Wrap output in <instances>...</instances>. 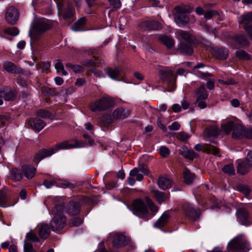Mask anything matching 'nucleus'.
Masks as SVG:
<instances>
[{"label": "nucleus", "instance_id": "obj_1", "mask_svg": "<svg viewBox=\"0 0 252 252\" xmlns=\"http://www.w3.org/2000/svg\"><path fill=\"white\" fill-rule=\"evenodd\" d=\"M79 142L77 140H71L65 141L56 144L49 149H43L35 156L34 161L38 163L42 159L51 156L60 150L69 149L80 147Z\"/></svg>", "mask_w": 252, "mask_h": 252}, {"label": "nucleus", "instance_id": "obj_2", "mask_svg": "<svg viewBox=\"0 0 252 252\" xmlns=\"http://www.w3.org/2000/svg\"><path fill=\"white\" fill-rule=\"evenodd\" d=\"M64 205H57L53 210L54 217L50 222V226L53 231L59 232L66 224V218L63 215Z\"/></svg>", "mask_w": 252, "mask_h": 252}, {"label": "nucleus", "instance_id": "obj_3", "mask_svg": "<svg viewBox=\"0 0 252 252\" xmlns=\"http://www.w3.org/2000/svg\"><path fill=\"white\" fill-rule=\"evenodd\" d=\"M250 244L243 234H240L234 237L228 244V252H247L250 250Z\"/></svg>", "mask_w": 252, "mask_h": 252}, {"label": "nucleus", "instance_id": "obj_4", "mask_svg": "<svg viewBox=\"0 0 252 252\" xmlns=\"http://www.w3.org/2000/svg\"><path fill=\"white\" fill-rule=\"evenodd\" d=\"M158 76L160 79L168 85L169 88V91L175 90L176 77L171 69L169 68L161 69L158 72Z\"/></svg>", "mask_w": 252, "mask_h": 252}, {"label": "nucleus", "instance_id": "obj_5", "mask_svg": "<svg viewBox=\"0 0 252 252\" xmlns=\"http://www.w3.org/2000/svg\"><path fill=\"white\" fill-rule=\"evenodd\" d=\"M132 206L136 215L139 218L143 219L145 221L152 218L146 204L142 199H138L134 200L132 203Z\"/></svg>", "mask_w": 252, "mask_h": 252}, {"label": "nucleus", "instance_id": "obj_6", "mask_svg": "<svg viewBox=\"0 0 252 252\" xmlns=\"http://www.w3.org/2000/svg\"><path fill=\"white\" fill-rule=\"evenodd\" d=\"M114 104L113 100L110 97H102L90 104L92 111L103 110L111 107Z\"/></svg>", "mask_w": 252, "mask_h": 252}, {"label": "nucleus", "instance_id": "obj_7", "mask_svg": "<svg viewBox=\"0 0 252 252\" xmlns=\"http://www.w3.org/2000/svg\"><path fill=\"white\" fill-rule=\"evenodd\" d=\"M237 170L238 173L245 175L250 171L252 167V151H249L246 159L244 161L240 159L237 160Z\"/></svg>", "mask_w": 252, "mask_h": 252}, {"label": "nucleus", "instance_id": "obj_8", "mask_svg": "<svg viewBox=\"0 0 252 252\" xmlns=\"http://www.w3.org/2000/svg\"><path fill=\"white\" fill-rule=\"evenodd\" d=\"M196 96V102L198 103V107L200 109H204L207 107L206 100L208 98L209 94L204 85H201L195 91Z\"/></svg>", "mask_w": 252, "mask_h": 252}, {"label": "nucleus", "instance_id": "obj_9", "mask_svg": "<svg viewBox=\"0 0 252 252\" xmlns=\"http://www.w3.org/2000/svg\"><path fill=\"white\" fill-rule=\"evenodd\" d=\"M19 13L16 8L13 6L8 7L5 12V18L10 24L14 25L18 20Z\"/></svg>", "mask_w": 252, "mask_h": 252}, {"label": "nucleus", "instance_id": "obj_10", "mask_svg": "<svg viewBox=\"0 0 252 252\" xmlns=\"http://www.w3.org/2000/svg\"><path fill=\"white\" fill-rule=\"evenodd\" d=\"M52 26L47 20H41L34 24L32 30L34 33L40 34L50 29Z\"/></svg>", "mask_w": 252, "mask_h": 252}, {"label": "nucleus", "instance_id": "obj_11", "mask_svg": "<svg viewBox=\"0 0 252 252\" xmlns=\"http://www.w3.org/2000/svg\"><path fill=\"white\" fill-rule=\"evenodd\" d=\"M176 37L189 44L195 43V38L188 32L179 30L176 32Z\"/></svg>", "mask_w": 252, "mask_h": 252}, {"label": "nucleus", "instance_id": "obj_12", "mask_svg": "<svg viewBox=\"0 0 252 252\" xmlns=\"http://www.w3.org/2000/svg\"><path fill=\"white\" fill-rule=\"evenodd\" d=\"M194 148L197 151L200 152L203 150L205 153L207 154H212L214 155H217L219 153L218 148L215 146L210 145H201L197 144L195 145Z\"/></svg>", "mask_w": 252, "mask_h": 252}, {"label": "nucleus", "instance_id": "obj_13", "mask_svg": "<svg viewBox=\"0 0 252 252\" xmlns=\"http://www.w3.org/2000/svg\"><path fill=\"white\" fill-rule=\"evenodd\" d=\"M183 209L186 215L193 220L197 219L199 215V210H195L189 203H186L183 206Z\"/></svg>", "mask_w": 252, "mask_h": 252}, {"label": "nucleus", "instance_id": "obj_14", "mask_svg": "<svg viewBox=\"0 0 252 252\" xmlns=\"http://www.w3.org/2000/svg\"><path fill=\"white\" fill-rule=\"evenodd\" d=\"M80 206L78 202H69L65 207V211L69 216H75L79 214Z\"/></svg>", "mask_w": 252, "mask_h": 252}, {"label": "nucleus", "instance_id": "obj_15", "mask_svg": "<svg viewBox=\"0 0 252 252\" xmlns=\"http://www.w3.org/2000/svg\"><path fill=\"white\" fill-rule=\"evenodd\" d=\"M142 28L150 30H158L161 29V24L157 21H145L140 24Z\"/></svg>", "mask_w": 252, "mask_h": 252}, {"label": "nucleus", "instance_id": "obj_16", "mask_svg": "<svg viewBox=\"0 0 252 252\" xmlns=\"http://www.w3.org/2000/svg\"><path fill=\"white\" fill-rule=\"evenodd\" d=\"M4 69L9 73H15V74H21L23 73V70L15 65L13 63L11 62H6L3 63Z\"/></svg>", "mask_w": 252, "mask_h": 252}, {"label": "nucleus", "instance_id": "obj_17", "mask_svg": "<svg viewBox=\"0 0 252 252\" xmlns=\"http://www.w3.org/2000/svg\"><path fill=\"white\" fill-rule=\"evenodd\" d=\"M212 54L219 59L225 60L228 56V50L223 47H216L213 49Z\"/></svg>", "mask_w": 252, "mask_h": 252}, {"label": "nucleus", "instance_id": "obj_18", "mask_svg": "<svg viewBox=\"0 0 252 252\" xmlns=\"http://www.w3.org/2000/svg\"><path fill=\"white\" fill-rule=\"evenodd\" d=\"M29 125L35 130L39 131L45 126V123L39 119H32L29 121Z\"/></svg>", "mask_w": 252, "mask_h": 252}, {"label": "nucleus", "instance_id": "obj_19", "mask_svg": "<svg viewBox=\"0 0 252 252\" xmlns=\"http://www.w3.org/2000/svg\"><path fill=\"white\" fill-rule=\"evenodd\" d=\"M237 220L242 224H246L247 221L249 213L244 208H240L237 211Z\"/></svg>", "mask_w": 252, "mask_h": 252}, {"label": "nucleus", "instance_id": "obj_20", "mask_svg": "<svg viewBox=\"0 0 252 252\" xmlns=\"http://www.w3.org/2000/svg\"><path fill=\"white\" fill-rule=\"evenodd\" d=\"M130 114V111L123 107L119 108L115 110L113 112V117L114 119H124Z\"/></svg>", "mask_w": 252, "mask_h": 252}, {"label": "nucleus", "instance_id": "obj_21", "mask_svg": "<svg viewBox=\"0 0 252 252\" xmlns=\"http://www.w3.org/2000/svg\"><path fill=\"white\" fill-rule=\"evenodd\" d=\"M113 243L116 247H124L127 244V239L123 235L116 234L114 236Z\"/></svg>", "mask_w": 252, "mask_h": 252}, {"label": "nucleus", "instance_id": "obj_22", "mask_svg": "<svg viewBox=\"0 0 252 252\" xmlns=\"http://www.w3.org/2000/svg\"><path fill=\"white\" fill-rule=\"evenodd\" d=\"M172 181L167 176H162L159 178L158 185L160 189L165 190L171 187Z\"/></svg>", "mask_w": 252, "mask_h": 252}, {"label": "nucleus", "instance_id": "obj_23", "mask_svg": "<svg viewBox=\"0 0 252 252\" xmlns=\"http://www.w3.org/2000/svg\"><path fill=\"white\" fill-rule=\"evenodd\" d=\"M22 169L25 176L27 178L32 179L34 176L36 169L33 166L30 165H24L22 166Z\"/></svg>", "mask_w": 252, "mask_h": 252}, {"label": "nucleus", "instance_id": "obj_24", "mask_svg": "<svg viewBox=\"0 0 252 252\" xmlns=\"http://www.w3.org/2000/svg\"><path fill=\"white\" fill-rule=\"evenodd\" d=\"M245 129L244 127L239 124H235L233 129L232 136L234 138H240L244 136Z\"/></svg>", "mask_w": 252, "mask_h": 252}, {"label": "nucleus", "instance_id": "obj_25", "mask_svg": "<svg viewBox=\"0 0 252 252\" xmlns=\"http://www.w3.org/2000/svg\"><path fill=\"white\" fill-rule=\"evenodd\" d=\"M179 154L190 160H193L197 156V154L192 150H189L186 147H183L182 149L179 151Z\"/></svg>", "mask_w": 252, "mask_h": 252}, {"label": "nucleus", "instance_id": "obj_26", "mask_svg": "<svg viewBox=\"0 0 252 252\" xmlns=\"http://www.w3.org/2000/svg\"><path fill=\"white\" fill-rule=\"evenodd\" d=\"M170 218V214L168 212H164L158 220L155 223V226L157 227H161L164 226Z\"/></svg>", "mask_w": 252, "mask_h": 252}, {"label": "nucleus", "instance_id": "obj_27", "mask_svg": "<svg viewBox=\"0 0 252 252\" xmlns=\"http://www.w3.org/2000/svg\"><path fill=\"white\" fill-rule=\"evenodd\" d=\"M189 21L188 16L184 13H180L175 16V21L179 26L186 25Z\"/></svg>", "mask_w": 252, "mask_h": 252}, {"label": "nucleus", "instance_id": "obj_28", "mask_svg": "<svg viewBox=\"0 0 252 252\" xmlns=\"http://www.w3.org/2000/svg\"><path fill=\"white\" fill-rule=\"evenodd\" d=\"M192 45V44L181 42L179 47V51L183 54L190 55L193 53Z\"/></svg>", "mask_w": 252, "mask_h": 252}, {"label": "nucleus", "instance_id": "obj_29", "mask_svg": "<svg viewBox=\"0 0 252 252\" xmlns=\"http://www.w3.org/2000/svg\"><path fill=\"white\" fill-rule=\"evenodd\" d=\"M160 41L168 48H171L174 45V41L171 37L166 35H162L160 37Z\"/></svg>", "mask_w": 252, "mask_h": 252}, {"label": "nucleus", "instance_id": "obj_30", "mask_svg": "<svg viewBox=\"0 0 252 252\" xmlns=\"http://www.w3.org/2000/svg\"><path fill=\"white\" fill-rule=\"evenodd\" d=\"M23 174L21 171L17 168H13L10 171V178L14 181H19L21 180Z\"/></svg>", "mask_w": 252, "mask_h": 252}, {"label": "nucleus", "instance_id": "obj_31", "mask_svg": "<svg viewBox=\"0 0 252 252\" xmlns=\"http://www.w3.org/2000/svg\"><path fill=\"white\" fill-rule=\"evenodd\" d=\"M183 177L185 182L187 184H191L194 179V175L190 173L187 169H184Z\"/></svg>", "mask_w": 252, "mask_h": 252}, {"label": "nucleus", "instance_id": "obj_32", "mask_svg": "<svg viewBox=\"0 0 252 252\" xmlns=\"http://www.w3.org/2000/svg\"><path fill=\"white\" fill-rule=\"evenodd\" d=\"M252 21V11L243 14L240 17L239 23L245 25H248L249 22Z\"/></svg>", "mask_w": 252, "mask_h": 252}, {"label": "nucleus", "instance_id": "obj_33", "mask_svg": "<svg viewBox=\"0 0 252 252\" xmlns=\"http://www.w3.org/2000/svg\"><path fill=\"white\" fill-rule=\"evenodd\" d=\"M50 231V228L49 227L48 225H43L41 227V228L39 229V236L41 238L46 239L49 236Z\"/></svg>", "mask_w": 252, "mask_h": 252}, {"label": "nucleus", "instance_id": "obj_34", "mask_svg": "<svg viewBox=\"0 0 252 252\" xmlns=\"http://www.w3.org/2000/svg\"><path fill=\"white\" fill-rule=\"evenodd\" d=\"M108 75L113 80H117V77L120 74V70L118 67L108 68L107 69Z\"/></svg>", "mask_w": 252, "mask_h": 252}, {"label": "nucleus", "instance_id": "obj_35", "mask_svg": "<svg viewBox=\"0 0 252 252\" xmlns=\"http://www.w3.org/2000/svg\"><path fill=\"white\" fill-rule=\"evenodd\" d=\"M146 201L147 204L149 206L150 211L152 213V214L151 215L152 218L158 212V208L155 205V204L153 203V202L151 200V199L150 198L146 197Z\"/></svg>", "mask_w": 252, "mask_h": 252}, {"label": "nucleus", "instance_id": "obj_36", "mask_svg": "<svg viewBox=\"0 0 252 252\" xmlns=\"http://www.w3.org/2000/svg\"><path fill=\"white\" fill-rule=\"evenodd\" d=\"M86 19L85 17L79 19L74 24L72 29L75 31L81 30L82 27L86 24Z\"/></svg>", "mask_w": 252, "mask_h": 252}, {"label": "nucleus", "instance_id": "obj_37", "mask_svg": "<svg viewBox=\"0 0 252 252\" xmlns=\"http://www.w3.org/2000/svg\"><path fill=\"white\" fill-rule=\"evenodd\" d=\"M56 184L60 188H73L75 186L71 183L65 180H60L56 182Z\"/></svg>", "mask_w": 252, "mask_h": 252}, {"label": "nucleus", "instance_id": "obj_38", "mask_svg": "<svg viewBox=\"0 0 252 252\" xmlns=\"http://www.w3.org/2000/svg\"><path fill=\"white\" fill-rule=\"evenodd\" d=\"M235 125L233 121H228L222 126V130L226 134H228L233 130Z\"/></svg>", "mask_w": 252, "mask_h": 252}, {"label": "nucleus", "instance_id": "obj_39", "mask_svg": "<svg viewBox=\"0 0 252 252\" xmlns=\"http://www.w3.org/2000/svg\"><path fill=\"white\" fill-rule=\"evenodd\" d=\"M154 195L157 201L160 204L164 201L166 198L163 192L159 191L158 190L154 191Z\"/></svg>", "mask_w": 252, "mask_h": 252}, {"label": "nucleus", "instance_id": "obj_40", "mask_svg": "<svg viewBox=\"0 0 252 252\" xmlns=\"http://www.w3.org/2000/svg\"><path fill=\"white\" fill-rule=\"evenodd\" d=\"M129 176L136 177V180L138 181H141L143 178V175L138 171L137 168H134L131 170L129 172Z\"/></svg>", "mask_w": 252, "mask_h": 252}, {"label": "nucleus", "instance_id": "obj_41", "mask_svg": "<svg viewBox=\"0 0 252 252\" xmlns=\"http://www.w3.org/2000/svg\"><path fill=\"white\" fill-rule=\"evenodd\" d=\"M94 58L95 61H94L92 59H88V60L84 61L82 62V64L84 66H86L87 67H89V68L95 67V66H98V64L97 62H96L97 60L95 57H94Z\"/></svg>", "mask_w": 252, "mask_h": 252}, {"label": "nucleus", "instance_id": "obj_42", "mask_svg": "<svg viewBox=\"0 0 252 252\" xmlns=\"http://www.w3.org/2000/svg\"><path fill=\"white\" fill-rule=\"evenodd\" d=\"M236 188L237 190L244 194L246 196H248L251 192V189L247 186L241 184L238 185Z\"/></svg>", "mask_w": 252, "mask_h": 252}, {"label": "nucleus", "instance_id": "obj_43", "mask_svg": "<svg viewBox=\"0 0 252 252\" xmlns=\"http://www.w3.org/2000/svg\"><path fill=\"white\" fill-rule=\"evenodd\" d=\"M222 171L229 175H232L235 173V169L234 165L232 164H229L225 165L222 168Z\"/></svg>", "mask_w": 252, "mask_h": 252}, {"label": "nucleus", "instance_id": "obj_44", "mask_svg": "<svg viewBox=\"0 0 252 252\" xmlns=\"http://www.w3.org/2000/svg\"><path fill=\"white\" fill-rule=\"evenodd\" d=\"M83 222V220L80 218H74L69 220L68 224L70 227L78 226Z\"/></svg>", "mask_w": 252, "mask_h": 252}, {"label": "nucleus", "instance_id": "obj_45", "mask_svg": "<svg viewBox=\"0 0 252 252\" xmlns=\"http://www.w3.org/2000/svg\"><path fill=\"white\" fill-rule=\"evenodd\" d=\"M235 41L239 43L240 46H247L249 44L248 41L243 35H239L236 36Z\"/></svg>", "mask_w": 252, "mask_h": 252}, {"label": "nucleus", "instance_id": "obj_46", "mask_svg": "<svg viewBox=\"0 0 252 252\" xmlns=\"http://www.w3.org/2000/svg\"><path fill=\"white\" fill-rule=\"evenodd\" d=\"M4 32L5 33L14 36L17 35L19 33V30L16 27L6 28Z\"/></svg>", "mask_w": 252, "mask_h": 252}, {"label": "nucleus", "instance_id": "obj_47", "mask_svg": "<svg viewBox=\"0 0 252 252\" xmlns=\"http://www.w3.org/2000/svg\"><path fill=\"white\" fill-rule=\"evenodd\" d=\"M236 56L240 59L248 60L250 59L249 55L243 50H238L236 52Z\"/></svg>", "mask_w": 252, "mask_h": 252}, {"label": "nucleus", "instance_id": "obj_48", "mask_svg": "<svg viewBox=\"0 0 252 252\" xmlns=\"http://www.w3.org/2000/svg\"><path fill=\"white\" fill-rule=\"evenodd\" d=\"M207 131H208L209 133L206 134L208 137L217 136L220 134L219 129L217 127H210L208 129H207Z\"/></svg>", "mask_w": 252, "mask_h": 252}, {"label": "nucleus", "instance_id": "obj_49", "mask_svg": "<svg viewBox=\"0 0 252 252\" xmlns=\"http://www.w3.org/2000/svg\"><path fill=\"white\" fill-rule=\"evenodd\" d=\"M55 68L58 72H61L63 75H66L67 74L66 71L64 69L63 64L59 61L55 65Z\"/></svg>", "mask_w": 252, "mask_h": 252}, {"label": "nucleus", "instance_id": "obj_50", "mask_svg": "<svg viewBox=\"0 0 252 252\" xmlns=\"http://www.w3.org/2000/svg\"><path fill=\"white\" fill-rule=\"evenodd\" d=\"M66 66L71 67L73 71L76 73H79L83 71V68L81 66L78 64L72 65L71 63H67L66 64Z\"/></svg>", "mask_w": 252, "mask_h": 252}, {"label": "nucleus", "instance_id": "obj_51", "mask_svg": "<svg viewBox=\"0 0 252 252\" xmlns=\"http://www.w3.org/2000/svg\"><path fill=\"white\" fill-rule=\"evenodd\" d=\"M8 200V197L6 194V193L4 191H0V206L4 207V204L7 202Z\"/></svg>", "mask_w": 252, "mask_h": 252}, {"label": "nucleus", "instance_id": "obj_52", "mask_svg": "<svg viewBox=\"0 0 252 252\" xmlns=\"http://www.w3.org/2000/svg\"><path fill=\"white\" fill-rule=\"evenodd\" d=\"M75 13V9L72 6H69L64 14V18H69L72 17Z\"/></svg>", "mask_w": 252, "mask_h": 252}, {"label": "nucleus", "instance_id": "obj_53", "mask_svg": "<svg viewBox=\"0 0 252 252\" xmlns=\"http://www.w3.org/2000/svg\"><path fill=\"white\" fill-rule=\"evenodd\" d=\"M159 153L164 158L167 157L169 155V150L165 146H161L159 148Z\"/></svg>", "mask_w": 252, "mask_h": 252}, {"label": "nucleus", "instance_id": "obj_54", "mask_svg": "<svg viewBox=\"0 0 252 252\" xmlns=\"http://www.w3.org/2000/svg\"><path fill=\"white\" fill-rule=\"evenodd\" d=\"M0 96L3 97L6 100H10L14 97L13 94L11 92L4 93L3 92H0Z\"/></svg>", "mask_w": 252, "mask_h": 252}, {"label": "nucleus", "instance_id": "obj_55", "mask_svg": "<svg viewBox=\"0 0 252 252\" xmlns=\"http://www.w3.org/2000/svg\"><path fill=\"white\" fill-rule=\"evenodd\" d=\"M177 138L184 141L187 140L189 138V135L185 132H180L177 135Z\"/></svg>", "mask_w": 252, "mask_h": 252}, {"label": "nucleus", "instance_id": "obj_56", "mask_svg": "<svg viewBox=\"0 0 252 252\" xmlns=\"http://www.w3.org/2000/svg\"><path fill=\"white\" fill-rule=\"evenodd\" d=\"M26 237L27 239L30 241L33 242H38L39 241V239L36 235L31 232H29L27 234Z\"/></svg>", "mask_w": 252, "mask_h": 252}, {"label": "nucleus", "instance_id": "obj_57", "mask_svg": "<svg viewBox=\"0 0 252 252\" xmlns=\"http://www.w3.org/2000/svg\"><path fill=\"white\" fill-rule=\"evenodd\" d=\"M36 115L43 118H48L50 116V113L48 111L42 109L38 110L36 112Z\"/></svg>", "mask_w": 252, "mask_h": 252}, {"label": "nucleus", "instance_id": "obj_58", "mask_svg": "<svg viewBox=\"0 0 252 252\" xmlns=\"http://www.w3.org/2000/svg\"><path fill=\"white\" fill-rule=\"evenodd\" d=\"M217 14V12L214 10H209L204 13V17L206 19H210L214 15Z\"/></svg>", "mask_w": 252, "mask_h": 252}, {"label": "nucleus", "instance_id": "obj_59", "mask_svg": "<svg viewBox=\"0 0 252 252\" xmlns=\"http://www.w3.org/2000/svg\"><path fill=\"white\" fill-rule=\"evenodd\" d=\"M162 119L163 117L161 115L159 116L157 119V124L158 126L162 129L165 130L166 129V127L164 125L162 124Z\"/></svg>", "mask_w": 252, "mask_h": 252}, {"label": "nucleus", "instance_id": "obj_60", "mask_svg": "<svg viewBox=\"0 0 252 252\" xmlns=\"http://www.w3.org/2000/svg\"><path fill=\"white\" fill-rule=\"evenodd\" d=\"M111 5L116 8H119L121 6V2L120 0H109Z\"/></svg>", "mask_w": 252, "mask_h": 252}, {"label": "nucleus", "instance_id": "obj_61", "mask_svg": "<svg viewBox=\"0 0 252 252\" xmlns=\"http://www.w3.org/2000/svg\"><path fill=\"white\" fill-rule=\"evenodd\" d=\"M244 26L246 32L252 39V25H245Z\"/></svg>", "mask_w": 252, "mask_h": 252}, {"label": "nucleus", "instance_id": "obj_62", "mask_svg": "<svg viewBox=\"0 0 252 252\" xmlns=\"http://www.w3.org/2000/svg\"><path fill=\"white\" fill-rule=\"evenodd\" d=\"M180 124L178 122H175L168 126V128L171 130H177L180 128Z\"/></svg>", "mask_w": 252, "mask_h": 252}, {"label": "nucleus", "instance_id": "obj_63", "mask_svg": "<svg viewBox=\"0 0 252 252\" xmlns=\"http://www.w3.org/2000/svg\"><path fill=\"white\" fill-rule=\"evenodd\" d=\"M56 182L49 181L48 180H44L43 183V185L47 188L50 189L52 188L55 184Z\"/></svg>", "mask_w": 252, "mask_h": 252}, {"label": "nucleus", "instance_id": "obj_64", "mask_svg": "<svg viewBox=\"0 0 252 252\" xmlns=\"http://www.w3.org/2000/svg\"><path fill=\"white\" fill-rule=\"evenodd\" d=\"M24 252H32L33 250V247L31 244L26 243L24 247Z\"/></svg>", "mask_w": 252, "mask_h": 252}]
</instances>
